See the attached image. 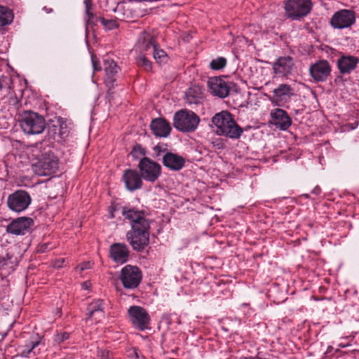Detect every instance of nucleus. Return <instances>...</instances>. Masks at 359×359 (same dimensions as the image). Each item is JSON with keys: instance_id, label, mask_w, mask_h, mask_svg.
Returning <instances> with one entry per match:
<instances>
[{"instance_id": "f8f14e48", "label": "nucleus", "mask_w": 359, "mask_h": 359, "mask_svg": "<svg viewBox=\"0 0 359 359\" xmlns=\"http://www.w3.org/2000/svg\"><path fill=\"white\" fill-rule=\"evenodd\" d=\"M355 17L353 11L342 9L334 13L330 19V25L335 29L350 27L355 23Z\"/></svg>"}, {"instance_id": "a19ab883", "label": "nucleus", "mask_w": 359, "mask_h": 359, "mask_svg": "<svg viewBox=\"0 0 359 359\" xmlns=\"http://www.w3.org/2000/svg\"><path fill=\"white\" fill-rule=\"evenodd\" d=\"M92 61H93V65L94 69L97 70V71L100 70V67H97V64L96 63V62L94 60L93 58L92 59Z\"/></svg>"}, {"instance_id": "473e14b6", "label": "nucleus", "mask_w": 359, "mask_h": 359, "mask_svg": "<svg viewBox=\"0 0 359 359\" xmlns=\"http://www.w3.org/2000/svg\"><path fill=\"white\" fill-rule=\"evenodd\" d=\"M226 65V60L223 57H219L210 62V67L213 70H220Z\"/></svg>"}, {"instance_id": "9d476101", "label": "nucleus", "mask_w": 359, "mask_h": 359, "mask_svg": "<svg viewBox=\"0 0 359 359\" xmlns=\"http://www.w3.org/2000/svg\"><path fill=\"white\" fill-rule=\"evenodd\" d=\"M31 201V196L27 191L17 190L8 196L7 205L11 210L20 212L29 207Z\"/></svg>"}, {"instance_id": "c9c22d12", "label": "nucleus", "mask_w": 359, "mask_h": 359, "mask_svg": "<svg viewBox=\"0 0 359 359\" xmlns=\"http://www.w3.org/2000/svg\"><path fill=\"white\" fill-rule=\"evenodd\" d=\"M153 150L154 152V157L156 158H159L161 154H163L164 155L167 151H168L166 147V144L162 143H158L154 146Z\"/></svg>"}, {"instance_id": "a878e982", "label": "nucleus", "mask_w": 359, "mask_h": 359, "mask_svg": "<svg viewBox=\"0 0 359 359\" xmlns=\"http://www.w3.org/2000/svg\"><path fill=\"white\" fill-rule=\"evenodd\" d=\"M202 98V92L198 86L191 87L186 92L185 100L188 104H196L201 102Z\"/></svg>"}, {"instance_id": "dca6fc26", "label": "nucleus", "mask_w": 359, "mask_h": 359, "mask_svg": "<svg viewBox=\"0 0 359 359\" xmlns=\"http://www.w3.org/2000/svg\"><path fill=\"white\" fill-rule=\"evenodd\" d=\"M140 174L134 169H127L123 172L122 181L127 190L134 191L142 187L143 182Z\"/></svg>"}, {"instance_id": "e433bc0d", "label": "nucleus", "mask_w": 359, "mask_h": 359, "mask_svg": "<svg viewBox=\"0 0 359 359\" xmlns=\"http://www.w3.org/2000/svg\"><path fill=\"white\" fill-rule=\"evenodd\" d=\"M97 356L100 359H115L114 353L107 349L98 348Z\"/></svg>"}, {"instance_id": "ddd939ff", "label": "nucleus", "mask_w": 359, "mask_h": 359, "mask_svg": "<svg viewBox=\"0 0 359 359\" xmlns=\"http://www.w3.org/2000/svg\"><path fill=\"white\" fill-rule=\"evenodd\" d=\"M332 67L325 60H320L309 67V74L316 82H324L330 76Z\"/></svg>"}, {"instance_id": "b1692460", "label": "nucleus", "mask_w": 359, "mask_h": 359, "mask_svg": "<svg viewBox=\"0 0 359 359\" xmlns=\"http://www.w3.org/2000/svg\"><path fill=\"white\" fill-rule=\"evenodd\" d=\"M104 67L105 71L104 83L109 88H111L116 81V76L120 68L114 60L109 59L104 60Z\"/></svg>"}, {"instance_id": "6e6552de", "label": "nucleus", "mask_w": 359, "mask_h": 359, "mask_svg": "<svg viewBox=\"0 0 359 359\" xmlns=\"http://www.w3.org/2000/svg\"><path fill=\"white\" fill-rule=\"evenodd\" d=\"M119 279L125 288L129 290L135 289L142 281V271L136 266L126 265L121 270Z\"/></svg>"}, {"instance_id": "412c9836", "label": "nucleus", "mask_w": 359, "mask_h": 359, "mask_svg": "<svg viewBox=\"0 0 359 359\" xmlns=\"http://www.w3.org/2000/svg\"><path fill=\"white\" fill-rule=\"evenodd\" d=\"M185 163L184 157L170 151H167L162 158L163 165L172 171L180 170L184 168Z\"/></svg>"}, {"instance_id": "79ce46f5", "label": "nucleus", "mask_w": 359, "mask_h": 359, "mask_svg": "<svg viewBox=\"0 0 359 359\" xmlns=\"http://www.w3.org/2000/svg\"><path fill=\"white\" fill-rule=\"evenodd\" d=\"M9 102L11 104L13 102V104H18V103H19V101L17 100V98H15V99L11 98Z\"/></svg>"}, {"instance_id": "2f4dec72", "label": "nucleus", "mask_w": 359, "mask_h": 359, "mask_svg": "<svg viewBox=\"0 0 359 359\" xmlns=\"http://www.w3.org/2000/svg\"><path fill=\"white\" fill-rule=\"evenodd\" d=\"M136 63L138 67L142 68L147 72H150L152 69V64L144 55L140 54L136 57Z\"/></svg>"}, {"instance_id": "bb28decb", "label": "nucleus", "mask_w": 359, "mask_h": 359, "mask_svg": "<svg viewBox=\"0 0 359 359\" xmlns=\"http://www.w3.org/2000/svg\"><path fill=\"white\" fill-rule=\"evenodd\" d=\"M14 19L13 11L6 6L0 5V29L11 24Z\"/></svg>"}, {"instance_id": "9b49d317", "label": "nucleus", "mask_w": 359, "mask_h": 359, "mask_svg": "<svg viewBox=\"0 0 359 359\" xmlns=\"http://www.w3.org/2000/svg\"><path fill=\"white\" fill-rule=\"evenodd\" d=\"M70 133L69 123L62 117H57L55 123L48 129V135L55 141L62 142L65 141Z\"/></svg>"}, {"instance_id": "39448f33", "label": "nucleus", "mask_w": 359, "mask_h": 359, "mask_svg": "<svg viewBox=\"0 0 359 359\" xmlns=\"http://www.w3.org/2000/svg\"><path fill=\"white\" fill-rule=\"evenodd\" d=\"M59 168L58 158L51 151L41 154L34 165V171L40 176H49L57 172Z\"/></svg>"}, {"instance_id": "72a5a7b5", "label": "nucleus", "mask_w": 359, "mask_h": 359, "mask_svg": "<svg viewBox=\"0 0 359 359\" xmlns=\"http://www.w3.org/2000/svg\"><path fill=\"white\" fill-rule=\"evenodd\" d=\"M127 356L130 359H144L141 351L136 347H131L126 351Z\"/></svg>"}, {"instance_id": "f3484780", "label": "nucleus", "mask_w": 359, "mask_h": 359, "mask_svg": "<svg viewBox=\"0 0 359 359\" xmlns=\"http://www.w3.org/2000/svg\"><path fill=\"white\" fill-rule=\"evenodd\" d=\"M210 93L220 98L226 97L229 94L230 86L229 83L221 77H212L208 81Z\"/></svg>"}, {"instance_id": "a211bd4d", "label": "nucleus", "mask_w": 359, "mask_h": 359, "mask_svg": "<svg viewBox=\"0 0 359 359\" xmlns=\"http://www.w3.org/2000/svg\"><path fill=\"white\" fill-rule=\"evenodd\" d=\"M33 224L34 221L30 217H18L7 226L6 231L14 235H24Z\"/></svg>"}, {"instance_id": "f704fd0d", "label": "nucleus", "mask_w": 359, "mask_h": 359, "mask_svg": "<svg viewBox=\"0 0 359 359\" xmlns=\"http://www.w3.org/2000/svg\"><path fill=\"white\" fill-rule=\"evenodd\" d=\"M101 24L108 30L116 29L118 27V24L115 20H107L104 18H100Z\"/></svg>"}, {"instance_id": "4be33fe9", "label": "nucleus", "mask_w": 359, "mask_h": 359, "mask_svg": "<svg viewBox=\"0 0 359 359\" xmlns=\"http://www.w3.org/2000/svg\"><path fill=\"white\" fill-rule=\"evenodd\" d=\"M149 127L152 133L159 137H167L171 132L170 123L162 117L152 119Z\"/></svg>"}, {"instance_id": "cd10ccee", "label": "nucleus", "mask_w": 359, "mask_h": 359, "mask_svg": "<svg viewBox=\"0 0 359 359\" xmlns=\"http://www.w3.org/2000/svg\"><path fill=\"white\" fill-rule=\"evenodd\" d=\"M88 318L93 317L95 313L104 312V302L101 299H95L90 303L87 307Z\"/></svg>"}, {"instance_id": "20e7f679", "label": "nucleus", "mask_w": 359, "mask_h": 359, "mask_svg": "<svg viewBox=\"0 0 359 359\" xmlns=\"http://www.w3.org/2000/svg\"><path fill=\"white\" fill-rule=\"evenodd\" d=\"M200 122L199 116L191 111L181 109L177 111L173 118L174 127L182 132H194Z\"/></svg>"}, {"instance_id": "a18cd8bd", "label": "nucleus", "mask_w": 359, "mask_h": 359, "mask_svg": "<svg viewBox=\"0 0 359 359\" xmlns=\"http://www.w3.org/2000/svg\"><path fill=\"white\" fill-rule=\"evenodd\" d=\"M85 269H86V267L81 266V270H84Z\"/></svg>"}, {"instance_id": "58836bf2", "label": "nucleus", "mask_w": 359, "mask_h": 359, "mask_svg": "<svg viewBox=\"0 0 359 359\" xmlns=\"http://www.w3.org/2000/svg\"><path fill=\"white\" fill-rule=\"evenodd\" d=\"M86 4V13L88 15L89 18H92L93 16V13L90 12L91 4L88 2L87 0L85 1Z\"/></svg>"}, {"instance_id": "aec40b11", "label": "nucleus", "mask_w": 359, "mask_h": 359, "mask_svg": "<svg viewBox=\"0 0 359 359\" xmlns=\"http://www.w3.org/2000/svg\"><path fill=\"white\" fill-rule=\"evenodd\" d=\"M294 67V60L290 56L279 57L273 64V70L275 74L287 76L291 74Z\"/></svg>"}, {"instance_id": "423d86ee", "label": "nucleus", "mask_w": 359, "mask_h": 359, "mask_svg": "<svg viewBox=\"0 0 359 359\" xmlns=\"http://www.w3.org/2000/svg\"><path fill=\"white\" fill-rule=\"evenodd\" d=\"M312 7L311 0H288L285 4V11L289 18L299 20L311 12Z\"/></svg>"}, {"instance_id": "f03ea898", "label": "nucleus", "mask_w": 359, "mask_h": 359, "mask_svg": "<svg viewBox=\"0 0 359 359\" xmlns=\"http://www.w3.org/2000/svg\"><path fill=\"white\" fill-rule=\"evenodd\" d=\"M212 123L217 128V135L232 140L239 139L243 133V128L237 124L232 114L228 111L217 113L212 118Z\"/></svg>"}, {"instance_id": "ea45409f", "label": "nucleus", "mask_w": 359, "mask_h": 359, "mask_svg": "<svg viewBox=\"0 0 359 359\" xmlns=\"http://www.w3.org/2000/svg\"><path fill=\"white\" fill-rule=\"evenodd\" d=\"M321 189L320 187L316 186L311 191L312 194H315L316 196H318L321 194Z\"/></svg>"}, {"instance_id": "c03bdc74", "label": "nucleus", "mask_w": 359, "mask_h": 359, "mask_svg": "<svg viewBox=\"0 0 359 359\" xmlns=\"http://www.w3.org/2000/svg\"><path fill=\"white\" fill-rule=\"evenodd\" d=\"M61 314H62V311H61V309H60V310L58 311V315H59V316H61Z\"/></svg>"}, {"instance_id": "7c9ffc66", "label": "nucleus", "mask_w": 359, "mask_h": 359, "mask_svg": "<svg viewBox=\"0 0 359 359\" xmlns=\"http://www.w3.org/2000/svg\"><path fill=\"white\" fill-rule=\"evenodd\" d=\"M147 151L146 149L144 148L140 144H135L130 151V155L134 159H141L146 156Z\"/></svg>"}, {"instance_id": "5701e85b", "label": "nucleus", "mask_w": 359, "mask_h": 359, "mask_svg": "<svg viewBox=\"0 0 359 359\" xmlns=\"http://www.w3.org/2000/svg\"><path fill=\"white\" fill-rule=\"evenodd\" d=\"M39 344V338L36 335L32 334L23 344L18 345L17 348L18 355L25 358H29L32 354L34 356L36 355L34 349Z\"/></svg>"}, {"instance_id": "4468645a", "label": "nucleus", "mask_w": 359, "mask_h": 359, "mask_svg": "<svg viewBox=\"0 0 359 359\" xmlns=\"http://www.w3.org/2000/svg\"><path fill=\"white\" fill-rule=\"evenodd\" d=\"M109 257L115 263L123 264L129 260L130 250L128 246L122 243H114L109 247Z\"/></svg>"}, {"instance_id": "0eeeda50", "label": "nucleus", "mask_w": 359, "mask_h": 359, "mask_svg": "<svg viewBox=\"0 0 359 359\" xmlns=\"http://www.w3.org/2000/svg\"><path fill=\"white\" fill-rule=\"evenodd\" d=\"M128 316L132 325L139 331L149 329L151 317L148 311L140 306H131L128 309Z\"/></svg>"}, {"instance_id": "7ed1b4c3", "label": "nucleus", "mask_w": 359, "mask_h": 359, "mask_svg": "<svg viewBox=\"0 0 359 359\" xmlns=\"http://www.w3.org/2000/svg\"><path fill=\"white\" fill-rule=\"evenodd\" d=\"M20 126L27 135H39L46 128L44 117L32 111H25L21 114Z\"/></svg>"}, {"instance_id": "4c0bfd02", "label": "nucleus", "mask_w": 359, "mask_h": 359, "mask_svg": "<svg viewBox=\"0 0 359 359\" xmlns=\"http://www.w3.org/2000/svg\"><path fill=\"white\" fill-rule=\"evenodd\" d=\"M69 333L67 332H57L54 334L53 341L57 344L60 345L69 338Z\"/></svg>"}, {"instance_id": "6ab92c4d", "label": "nucleus", "mask_w": 359, "mask_h": 359, "mask_svg": "<svg viewBox=\"0 0 359 359\" xmlns=\"http://www.w3.org/2000/svg\"><path fill=\"white\" fill-rule=\"evenodd\" d=\"M359 64V58L351 55L341 54L337 62L340 74H349L354 71Z\"/></svg>"}, {"instance_id": "c85d7f7f", "label": "nucleus", "mask_w": 359, "mask_h": 359, "mask_svg": "<svg viewBox=\"0 0 359 359\" xmlns=\"http://www.w3.org/2000/svg\"><path fill=\"white\" fill-rule=\"evenodd\" d=\"M273 95L279 99H282L285 96H290L293 95L292 88L290 85L280 84L273 90Z\"/></svg>"}, {"instance_id": "37998d69", "label": "nucleus", "mask_w": 359, "mask_h": 359, "mask_svg": "<svg viewBox=\"0 0 359 359\" xmlns=\"http://www.w3.org/2000/svg\"><path fill=\"white\" fill-rule=\"evenodd\" d=\"M89 287V283L88 282H84L82 284V287L85 290H88Z\"/></svg>"}, {"instance_id": "2eb2a0df", "label": "nucleus", "mask_w": 359, "mask_h": 359, "mask_svg": "<svg viewBox=\"0 0 359 359\" xmlns=\"http://www.w3.org/2000/svg\"><path fill=\"white\" fill-rule=\"evenodd\" d=\"M269 123L281 130H287L292 125V119L287 113L280 108L271 111Z\"/></svg>"}, {"instance_id": "1a4fd4ad", "label": "nucleus", "mask_w": 359, "mask_h": 359, "mask_svg": "<svg viewBox=\"0 0 359 359\" xmlns=\"http://www.w3.org/2000/svg\"><path fill=\"white\" fill-rule=\"evenodd\" d=\"M137 168L142 177L149 182H156L161 175V165L149 157L141 158Z\"/></svg>"}, {"instance_id": "393cba45", "label": "nucleus", "mask_w": 359, "mask_h": 359, "mask_svg": "<svg viewBox=\"0 0 359 359\" xmlns=\"http://www.w3.org/2000/svg\"><path fill=\"white\" fill-rule=\"evenodd\" d=\"M157 44L154 36L144 31L140 33L136 46L140 52L142 53L148 51L151 48L154 49Z\"/></svg>"}, {"instance_id": "49530a36", "label": "nucleus", "mask_w": 359, "mask_h": 359, "mask_svg": "<svg viewBox=\"0 0 359 359\" xmlns=\"http://www.w3.org/2000/svg\"><path fill=\"white\" fill-rule=\"evenodd\" d=\"M111 218H114V215H113V213H111Z\"/></svg>"}, {"instance_id": "f257e3e1", "label": "nucleus", "mask_w": 359, "mask_h": 359, "mask_svg": "<svg viewBox=\"0 0 359 359\" xmlns=\"http://www.w3.org/2000/svg\"><path fill=\"white\" fill-rule=\"evenodd\" d=\"M122 215L131 225V229L126 233L127 241L133 250L142 252L149 244L150 222L145 211L125 207Z\"/></svg>"}, {"instance_id": "c756f323", "label": "nucleus", "mask_w": 359, "mask_h": 359, "mask_svg": "<svg viewBox=\"0 0 359 359\" xmlns=\"http://www.w3.org/2000/svg\"><path fill=\"white\" fill-rule=\"evenodd\" d=\"M153 56L156 62L160 65L166 63L168 60V55L163 49L160 48L158 44L153 49Z\"/></svg>"}]
</instances>
